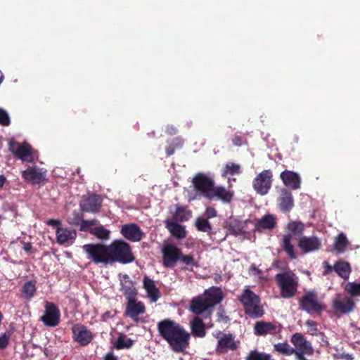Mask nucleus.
Returning <instances> with one entry per match:
<instances>
[{"label":"nucleus","mask_w":360,"mask_h":360,"mask_svg":"<svg viewBox=\"0 0 360 360\" xmlns=\"http://www.w3.org/2000/svg\"><path fill=\"white\" fill-rule=\"evenodd\" d=\"M83 250L88 258L97 264H127L134 260L130 245L121 240H115L109 245L86 244Z\"/></svg>","instance_id":"obj_1"},{"label":"nucleus","mask_w":360,"mask_h":360,"mask_svg":"<svg viewBox=\"0 0 360 360\" xmlns=\"http://www.w3.org/2000/svg\"><path fill=\"white\" fill-rule=\"evenodd\" d=\"M158 330L174 352H184L188 347L190 335L178 323L165 320L159 323Z\"/></svg>","instance_id":"obj_2"},{"label":"nucleus","mask_w":360,"mask_h":360,"mask_svg":"<svg viewBox=\"0 0 360 360\" xmlns=\"http://www.w3.org/2000/svg\"><path fill=\"white\" fill-rule=\"evenodd\" d=\"M222 300V292L219 288H213L205 292L202 296L193 298L191 302L190 309L198 315L203 312L210 314V309Z\"/></svg>","instance_id":"obj_3"},{"label":"nucleus","mask_w":360,"mask_h":360,"mask_svg":"<svg viewBox=\"0 0 360 360\" xmlns=\"http://www.w3.org/2000/svg\"><path fill=\"white\" fill-rule=\"evenodd\" d=\"M288 233L283 239V248L288 257L292 259H296L294 245L292 240V236H300L303 233L304 225L298 221H290L286 226Z\"/></svg>","instance_id":"obj_4"},{"label":"nucleus","mask_w":360,"mask_h":360,"mask_svg":"<svg viewBox=\"0 0 360 360\" xmlns=\"http://www.w3.org/2000/svg\"><path fill=\"white\" fill-rule=\"evenodd\" d=\"M239 300L243 304L245 312L252 317L257 318L263 315L264 310L260 304L259 297L249 288L243 290Z\"/></svg>","instance_id":"obj_5"},{"label":"nucleus","mask_w":360,"mask_h":360,"mask_svg":"<svg viewBox=\"0 0 360 360\" xmlns=\"http://www.w3.org/2000/svg\"><path fill=\"white\" fill-rule=\"evenodd\" d=\"M276 281L281 290V296L284 298L292 297L297 291V277L292 271L278 274Z\"/></svg>","instance_id":"obj_6"},{"label":"nucleus","mask_w":360,"mask_h":360,"mask_svg":"<svg viewBox=\"0 0 360 360\" xmlns=\"http://www.w3.org/2000/svg\"><path fill=\"white\" fill-rule=\"evenodd\" d=\"M300 304L310 314H320L326 309L325 304L318 300L317 295L312 292L306 293L300 300Z\"/></svg>","instance_id":"obj_7"},{"label":"nucleus","mask_w":360,"mask_h":360,"mask_svg":"<svg viewBox=\"0 0 360 360\" xmlns=\"http://www.w3.org/2000/svg\"><path fill=\"white\" fill-rule=\"evenodd\" d=\"M272 172L271 170H264L258 174L252 181V186L255 191L260 195L268 193L271 187Z\"/></svg>","instance_id":"obj_8"},{"label":"nucleus","mask_w":360,"mask_h":360,"mask_svg":"<svg viewBox=\"0 0 360 360\" xmlns=\"http://www.w3.org/2000/svg\"><path fill=\"white\" fill-rule=\"evenodd\" d=\"M193 184L196 191L205 197L209 198L210 195L212 193V191L214 188L212 177L199 173L193 178Z\"/></svg>","instance_id":"obj_9"},{"label":"nucleus","mask_w":360,"mask_h":360,"mask_svg":"<svg viewBox=\"0 0 360 360\" xmlns=\"http://www.w3.org/2000/svg\"><path fill=\"white\" fill-rule=\"evenodd\" d=\"M217 340L216 350L219 353H225L228 350H235L238 348V342L235 341L231 334L217 331L214 334Z\"/></svg>","instance_id":"obj_10"},{"label":"nucleus","mask_w":360,"mask_h":360,"mask_svg":"<svg viewBox=\"0 0 360 360\" xmlns=\"http://www.w3.org/2000/svg\"><path fill=\"white\" fill-rule=\"evenodd\" d=\"M292 345L295 346V357H297V354L300 355H313L314 349L311 343L306 340L303 335L300 333H295L290 340Z\"/></svg>","instance_id":"obj_11"},{"label":"nucleus","mask_w":360,"mask_h":360,"mask_svg":"<svg viewBox=\"0 0 360 360\" xmlns=\"http://www.w3.org/2000/svg\"><path fill=\"white\" fill-rule=\"evenodd\" d=\"M11 151L23 162H32L34 159V152L31 146L27 143H18L11 141L9 143Z\"/></svg>","instance_id":"obj_12"},{"label":"nucleus","mask_w":360,"mask_h":360,"mask_svg":"<svg viewBox=\"0 0 360 360\" xmlns=\"http://www.w3.org/2000/svg\"><path fill=\"white\" fill-rule=\"evenodd\" d=\"M163 265L166 267H172L181 256L179 250L174 245L165 243L162 248Z\"/></svg>","instance_id":"obj_13"},{"label":"nucleus","mask_w":360,"mask_h":360,"mask_svg":"<svg viewBox=\"0 0 360 360\" xmlns=\"http://www.w3.org/2000/svg\"><path fill=\"white\" fill-rule=\"evenodd\" d=\"M333 307L335 312L349 313L354 307V302L352 297L338 295L333 301Z\"/></svg>","instance_id":"obj_14"},{"label":"nucleus","mask_w":360,"mask_h":360,"mask_svg":"<svg viewBox=\"0 0 360 360\" xmlns=\"http://www.w3.org/2000/svg\"><path fill=\"white\" fill-rule=\"evenodd\" d=\"M60 312L56 307L50 302L45 304V314L41 317L45 325L55 326L59 322Z\"/></svg>","instance_id":"obj_15"},{"label":"nucleus","mask_w":360,"mask_h":360,"mask_svg":"<svg viewBox=\"0 0 360 360\" xmlns=\"http://www.w3.org/2000/svg\"><path fill=\"white\" fill-rule=\"evenodd\" d=\"M101 200L98 195L89 194L84 196L80 202V207L84 212H96L99 210Z\"/></svg>","instance_id":"obj_16"},{"label":"nucleus","mask_w":360,"mask_h":360,"mask_svg":"<svg viewBox=\"0 0 360 360\" xmlns=\"http://www.w3.org/2000/svg\"><path fill=\"white\" fill-rule=\"evenodd\" d=\"M56 235L57 243L64 245L72 244L77 237L75 230L64 227H58Z\"/></svg>","instance_id":"obj_17"},{"label":"nucleus","mask_w":360,"mask_h":360,"mask_svg":"<svg viewBox=\"0 0 360 360\" xmlns=\"http://www.w3.org/2000/svg\"><path fill=\"white\" fill-rule=\"evenodd\" d=\"M298 245L304 253H308L318 250L321 248V241L315 236H302L298 240Z\"/></svg>","instance_id":"obj_18"},{"label":"nucleus","mask_w":360,"mask_h":360,"mask_svg":"<svg viewBox=\"0 0 360 360\" xmlns=\"http://www.w3.org/2000/svg\"><path fill=\"white\" fill-rule=\"evenodd\" d=\"M72 332L74 338L81 345H86L92 340L93 335L90 330L82 325H77L73 327Z\"/></svg>","instance_id":"obj_19"},{"label":"nucleus","mask_w":360,"mask_h":360,"mask_svg":"<svg viewBox=\"0 0 360 360\" xmlns=\"http://www.w3.org/2000/svg\"><path fill=\"white\" fill-rule=\"evenodd\" d=\"M121 233L129 240L137 242L141 240L143 232L140 228L134 224H124L122 226Z\"/></svg>","instance_id":"obj_20"},{"label":"nucleus","mask_w":360,"mask_h":360,"mask_svg":"<svg viewBox=\"0 0 360 360\" xmlns=\"http://www.w3.org/2000/svg\"><path fill=\"white\" fill-rule=\"evenodd\" d=\"M127 300L128 303L126 308V314L136 321L139 319V315L145 312V306L142 302L134 300V298Z\"/></svg>","instance_id":"obj_21"},{"label":"nucleus","mask_w":360,"mask_h":360,"mask_svg":"<svg viewBox=\"0 0 360 360\" xmlns=\"http://www.w3.org/2000/svg\"><path fill=\"white\" fill-rule=\"evenodd\" d=\"M119 279L122 287V291L126 296L127 299L134 298L136 295V290L129 276L125 274H120Z\"/></svg>","instance_id":"obj_22"},{"label":"nucleus","mask_w":360,"mask_h":360,"mask_svg":"<svg viewBox=\"0 0 360 360\" xmlns=\"http://www.w3.org/2000/svg\"><path fill=\"white\" fill-rule=\"evenodd\" d=\"M281 179L283 184L292 189H297L300 187V177L298 174L285 170L281 174Z\"/></svg>","instance_id":"obj_23"},{"label":"nucleus","mask_w":360,"mask_h":360,"mask_svg":"<svg viewBox=\"0 0 360 360\" xmlns=\"http://www.w3.org/2000/svg\"><path fill=\"white\" fill-rule=\"evenodd\" d=\"M22 175L26 181L34 184L39 183L45 179L44 173L36 167H29L22 172Z\"/></svg>","instance_id":"obj_24"},{"label":"nucleus","mask_w":360,"mask_h":360,"mask_svg":"<svg viewBox=\"0 0 360 360\" xmlns=\"http://www.w3.org/2000/svg\"><path fill=\"white\" fill-rule=\"evenodd\" d=\"M278 205L282 212H289L294 205L292 194L286 190H283L278 199Z\"/></svg>","instance_id":"obj_25"},{"label":"nucleus","mask_w":360,"mask_h":360,"mask_svg":"<svg viewBox=\"0 0 360 360\" xmlns=\"http://www.w3.org/2000/svg\"><path fill=\"white\" fill-rule=\"evenodd\" d=\"M212 193L210 195L209 199L217 198L224 202H231L233 195V192L222 186L214 187Z\"/></svg>","instance_id":"obj_26"},{"label":"nucleus","mask_w":360,"mask_h":360,"mask_svg":"<svg viewBox=\"0 0 360 360\" xmlns=\"http://www.w3.org/2000/svg\"><path fill=\"white\" fill-rule=\"evenodd\" d=\"M255 333L258 335H266L276 332V327L271 323L257 321L255 325Z\"/></svg>","instance_id":"obj_27"},{"label":"nucleus","mask_w":360,"mask_h":360,"mask_svg":"<svg viewBox=\"0 0 360 360\" xmlns=\"http://www.w3.org/2000/svg\"><path fill=\"white\" fill-rule=\"evenodd\" d=\"M276 218L272 214H266L255 223L257 229H271L276 225Z\"/></svg>","instance_id":"obj_28"},{"label":"nucleus","mask_w":360,"mask_h":360,"mask_svg":"<svg viewBox=\"0 0 360 360\" xmlns=\"http://www.w3.org/2000/svg\"><path fill=\"white\" fill-rule=\"evenodd\" d=\"M143 286L148 296L152 302H156L159 297V292L154 282L148 277L143 278Z\"/></svg>","instance_id":"obj_29"},{"label":"nucleus","mask_w":360,"mask_h":360,"mask_svg":"<svg viewBox=\"0 0 360 360\" xmlns=\"http://www.w3.org/2000/svg\"><path fill=\"white\" fill-rule=\"evenodd\" d=\"M205 325L206 323H203L202 321L199 317H195L191 321L192 333L196 337H204L205 335Z\"/></svg>","instance_id":"obj_30"},{"label":"nucleus","mask_w":360,"mask_h":360,"mask_svg":"<svg viewBox=\"0 0 360 360\" xmlns=\"http://www.w3.org/2000/svg\"><path fill=\"white\" fill-rule=\"evenodd\" d=\"M166 226L172 236L178 238H184L186 237V231L182 226L174 222L167 221Z\"/></svg>","instance_id":"obj_31"},{"label":"nucleus","mask_w":360,"mask_h":360,"mask_svg":"<svg viewBox=\"0 0 360 360\" xmlns=\"http://www.w3.org/2000/svg\"><path fill=\"white\" fill-rule=\"evenodd\" d=\"M335 271L343 278H348L350 274V266L349 263L344 262H338L335 264Z\"/></svg>","instance_id":"obj_32"},{"label":"nucleus","mask_w":360,"mask_h":360,"mask_svg":"<svg viewBox=\"0 0 360 360\" xmlns=\"http://www.w3.org/2000/svg\"><path fill=\"white\" fill-rule=\"evenodd\" d=\"M348 243L345 235L341 233L335 238L334 249L338 253H342L345 252Z\"/></svg>","instance_id":"obj_33"},{"label":"nucleus","mask_w":360,"mask_h":360,"mask_svg":"<svg viewBox=\"0 0 360 360\" xmlns=\"http://www.w3.org/2000/svg\"><path fill=\"white\" fill-rule=\"evenodd\" d=\"M274 347L276 352L283 355L291 356L295 353V349L287 342L276 344Z\"/></svg>","instance_id":"obj_34"},{"label":"nucleus","mask_w":360,"mask_h":360,"mask_svg":"<svg viewBox=\"0 0 360 360\" xmlns=\"http://www.w3.org/2000/svg\"><path fill=\"white\" fill-rule=\"evenodd\" d=\"M241 173V167L238 164L233 162H228L224 166L222 170V176H226L227 175H235Z\"/></svg>","instance_id":"obj_35"},{"label":"nucleus","mask_w":360,"mask_h":360,"mask_svg":"<svg viewBox=\"0 0 360 360\" xmlns=\"http://www.w3.org/2000/svg\"><path fill=\"white\" fill-rule=\"evenodd\" d=\"M173 217L176 221L188 220L191 217V212L184 207L177 206Z\"/></svg>","instance_id":"obj_36"},{"label":"nucleus","mask_w":360,"mask_h":360,"mask_svg":"<svg viewBox=\"0 0 360 360\" xmlns=\"http://www.w3.org/2000/svg\"><path fill=\"white\" fill-rule=\"evenodd\" d=\"M90 232L96 238L105 240L110 238V231L105 229L103 226H98L90 229Z\"/></svg>","instance_id":"obj_37"},{"label":"nucleus","mask_w":360,"mask_h":360,"mask_svg":"<svg viewBox=\"0 0 360 360\" xmlns=\"http://www.w3.org/2000/svg\"><path fill=\"white\" fill-rule=\"evenodd\" d=\"M246 360H274L271 355L264 352H260L257 350L250 352L246 357Z\"/></svg>","instance_id":"obj_38"},{"label":"nucleus","mask_w":360,"mask_h":360,"mask_svg":"<svg viewBox=\"0 0 360 360\" xmlns=\"http://www.w3.org/2000/svg\"><path fill=\"white\" fill-rule=\"evenodd\" d=\"M22 295L26 299L32 298L36 292L35 284L31 281L27 282L22 287Z\"/></svg>","instance_id":"obj_39"},{"label":"nucleus","mask_w":360,"mask_h":360,"mask_svg":"<svg viewBox=\"0 0 360 360\" xmlns=\"http://www.w3.org/2000/svg\"><path fill=\"white\" fill-rule=\"evenodd\" d=\"M345 289L352 297L360 296V283L349 282L347 283Z\"/></svg>","instance_id":"obj_40"},{"label":"nucleus","mask_w":360,"mask_h":360,"mask_svg":"<svg viewBox=\"0 0 360 360\" xmlns=\"http://www.w3.org/2000/svg\"><path fill=\"white\" fill-rule=\"evenodd\" d=\"M132 345L133 340L124 335H120L116 342L117 349L130 348Z\"/></svg>","instance_id":"obj_41"},{"label":"nucleus","mask_w":360,"mask_h":360,"mask_svg":"<svg viewBox=\"0 0 360 360\" xmlns=\"http://www.w3.org/2000/svg\"><path fill=\"white\" fill-rule=\"evenodd\" d=\"M82 214L78 210H73L67 217L68 222L71 225L78 226L82 221Z\"/></svg>","instance_id":"obj_42"},{"label":"nucleus","mask_w":360,"mask_h":360,"mask_svg":"<svg viewBox=\"0 0 360 360\" xmlns=\"http://www.w3.org/2000/svg\"><path fill=\"white\" fill-rule=\"evenodd\" d=\"M196 227L198 230L207 232L211 230V226L209 221L205 219H198L196 221Z\"/></svg>","instance_id":"obj_43"},{"label":"nucleus","mask_w":360,"mask_h":360,"mask_svg":"<svg viewBox=\"0 0 360 360\" xmlns=\"http://www.w3.org/2000/svg\"><path fill=\"white\" fill-rule=\"evenodd\" d=\"M10 336L6 333L0 335V350L4 349L8 345Z\"/></svg>","instance_id":"obj_44"},{"label":"nucleus","mask_w":360,"mask_h":360,"mask_svg":"<svg viewBox=\"0 0 360 360\" xmlns=\"http://www.w3.org/2000/svg\"><path fill=\"white\" fill-rule=\"evenodd\" d=\"M9 123L10 120L8 115L4 110L0 108V124L3 125H8Z\"/></svg>","instance_id":"obj_45"},{"label":"nucleus","mask_w":360,"mask_h":360,"mask_svg":"<svg viewBox=\"0 0 360 360\" xmlns=\"http://www.w3.org/2000/svg\"><path fill=\"white\" fill-rule=\"evenodd\" d=\"M307 330L311 335H315L317 331L316 323L312 320H308L306 322Z\"/></svg>","instance_id":"obj_46"},{"label":"nucleus","mask_w":360,"mask_h":360,"mask_svg":"<svg viewBox=\"0 0 360 360\" xmlns=\"http://www.w3.org/2000/svg\"><path fill=\"white\" fill-rule=\"evenodd\" d=\"M96 224V221L94 220L93 221H87V220H83L82 219V221L79 225H80V230L83 231H86L89 229V227L94 224Z\"/></svg>","instance_id":"obj_47"},{"label":"nucleus","mask_w":360,"mask_h":360,"mask_svg":"<svg viewBox=\"0 0 360 360\" xmlns=\"http://www.w3.org/2000/svg\"><path fill=\"white\" fill-rule=\"evenodd\" d=\"M206 215L209 218H212L216 216V210L212 207H208L206 210Z\"/></svg>","instance_id":"obj_48"},{"label":"nucleus","mask_w":360,"mask_h":360,"mask_svg":"<svg viewBox=\"0 0 360 360\" xmlns=\"http://www.w3.org/2000/svg\"><path fill=\"white\" fill-rule=\"evenodd\" d=\"M182 261L186 264H193L194 259H193V257H191L190 255H187V256H184L182 257Z\"/></svg>","instance_id":"obj_49"},{"label":"nucleus","mask_w":360,"mask_h":360,"mask_svg":"<svg viewBox=\"0 0 360 360\" xmlns=\"http://www.w3.org/2000/svg\"><path fill=\"white\" fill-rule=\"evenodd\" d=\"M47 224L51 226H53L56 227H59L58 226L60 224V221L56 219H50L48 221Z\"/></svg>","instance_id":"obj_50"},{"label":"nucleus","mask_w":360,"mask_h":360,"mask_svg":"<svg viewBox=\"0 0 360 360\" xmlns=\"http://www.w3.org/2000/svg\"><path fill=\"white\" fill-rule=\"evenodd\" d=\"M6 182V178L4 175L0 174V190L3 188Z\"/></svg>","instance_id":"obj_51"},{"label":"nucleus","mask_w":360,"mask_h":360,"mask_svg":"<svg viewBox=\"0 0 360 360\" xmlns=\"http://www.w3.org/2000/svg\"><path fill=\"white\" fill-rule=\"evenodd\" d=\"M233 231L235 233L236 235H239L245 232L243 230V226H240L237 229H233Z\"/></svg>","instance_id":"obj_52"},{"label":"nucleus","mask_w":360,"mask_h":360,"mask_svg":"<svg viewBox=\"0 0 360 360\" xmlns=\"http://www.w3.org/2000/svg\"><path fill=\"white\" fill-rule=\"evenodd\" d=\"M105 360H117V357H115L112 354H108L105 356Z\"/></svg>","instance_id":"obj_53"},{"label":"nucleus","mask_w":360,"mask_h":360,"mask_svg":"<svg viewBox=\"0 0 360 360\" xmlns=\"http://www.w3.org/2000/svg\"><path fill=\"white\" fill-rule=\"evenodd\" d=\"M31 248H32V245L30 243H24L23 249L26 252H29L31 250Z\"/></svg>","instance_id":"obj_54"},{"label":"nucleus","mask_w":360,"mask_h":360,"mask_svg":"<svg viewBox=\"0 0 360 360\" xmlns=\"http://www.w3.org/2000/svg\"><path fill=\"white\" fill-rule=\"evenodd\" d=\"M242 143V140L240 138H236L233 139V143L236 146H240Z\"/></svg>","instance_id":"obj_55"},{"label":"nucleus","mask_w":360,"mask_h":360,"mask_svg":"<svg viewBox=\"0 0 360 360\" xmlns=\"http://www.w3.org/2000/svg\"><path fill=\"white\" fill-rule=\"evenodd\" d=\"M167 130H169V132L170 134L175 133V131H176V129H175V128H174V127H169V128L168 127V128H167Z\"/></svg>","instance_id":"obj_56"},{"label":"nucleus","mask_w":360,"mask_h":360,"mask_svg":"<svg viewBox=\"0 0 360 360\" xmlns=\"http://www.w3.org/2000/svg\"><path fill=\"white\" fill-rule=\"evenodd\" d=\"M167 155H172V154H173V153H174V150H173V149H171V150H169V149H168V150H167Z\"/></svg>","instance_id":"obj_57"}]
</instances>
